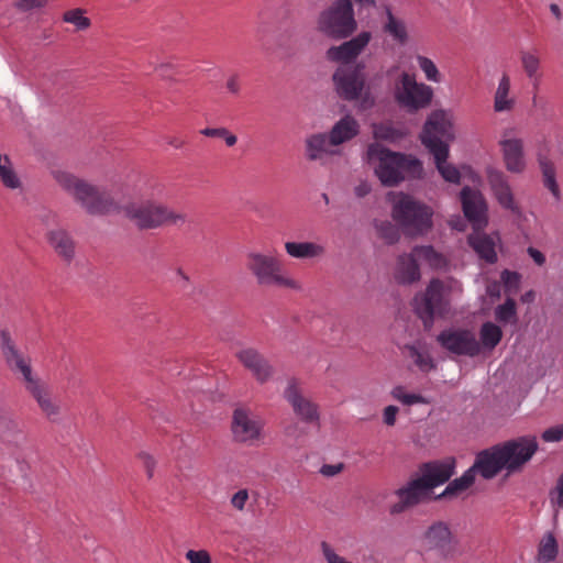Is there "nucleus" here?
Returning a JSON list of instances; mask_svg holds the SVG:
<instances>
[{
	"mask_svg": "<svg viewBox=\"0 0 563 563\" xmlns=\"http://www.w3.org/2000/svg\"><path fill=\"white\" fill-rule=\"evenodd\" d=\"M520 64L526 77H534V74L541 73V57L536 49L522 51Z\"/></svg>",
	"mask_w": 563,
	"mask_h": 563,
	"instance_id": "obj_42",
	"label": "nucleus"
},
{
	"mask_svg": "<svg viewBox=\"0 0 563 563\" xmlns=\"http://www.w3.org/2000/svg\"><path fill=\"white\" fill-rule=\"evenodd\" d=\"M487 183L493 192V196L498 203L508 210L518 211V206L515 201V197L509 185L507 176L504 172L489 167L486 170Z\"/></svg>",
	"mask_w": 563,
	"mask_h": 563,
	"instance_id": "obj_23",
	"label": "nucleus"
},
{
	"mask_svg": "<svg viewBox=\"0 0 563 563\" xmlns=\"http://www.w3.org/2000/svg\"><path fill=\"white\" fill-rule=\"evenodd\" d=\"M413 254L418 260L428 263L430 267L440 268L446 265L445 257L430 245L413 247Z\"/></svg>",
	"mask_w": 563,
	"mask_h": 563,
	"instance_id": "obj_38",
	"label": "nucleus"
},
{
	"mask_svg": "<svg viewBox=\"0 0 563 563\" xmlns=\"http://www.w3.org/2000/svg\"><path fill=\"white\" fill-rule=\"evenodd\" d=\"M10 434L23 438V432L22 429H20L19 422L9 416H5L0 421V435L3 439H8Z\"/></svg>",
	"mask_w": 563,
	"mask_h": 563,
	"instance_id": "obj_48",
	"label": "nucleus"
},
{
	"mask_svg": "<svg viewBox=\"0 0 563 563\" xmlns=\"http://www.w3.org/2000/svg\"><path fill=\"white\" fill-rule=\"evenodd\" d=\"M418 258L413 254V250L409 254H402L398 257L395 278L400 284H412L420 279V269L417 263Z\"/></svg>",
	"mask_w": 563,
	"mask_h": 563,
	"instance_id": "obj_30",
	"label": "nucleus"
},
{
	"mask_svg": "<svg viewBox=\"0 0 563 563\" xmlns=\"http://www.w3.org/2000/svg\"><path fill=\"white\" fill-rule=\"evenodd\" d=\"M284 397L299 420L305 423H319V405L305 394L296 379H290L288 382L284 390Z\"/></svg>",
	"mask_w": 563,
	"mask_h": 563,
	"instance_id": "obj_13",
	"label": "nucleus"
},
{
	"mask_svg": "<svg viewBox=\"0 0 563 563\" xmlns=\"http://www.w3.org/2000/svg\"><path fill=\"white\" fill-rule=\"evenodd\" d=\"M420 139L429 151L449 146V142L455 140V118L452 110L431 111L423 124Z\"/></svg>",
	"mask_w": 563,
	"mask_h": 563,
	"instance_id": "obj_9",
	"label": "nucleus"
},
{
	"mask_svg": "<svg viewBox=\"0 0 563 563\" xmlns=\"http://www.w3.org/2000/svg\"><path fill=\"white\" fill-rule=\"evenodd\" d=\"M438 342L442 347L457 355L471 357L479 355V345L475 334L466 329H448L438 335Z\"/></svg>",
	"mask_w": 563,
	"mask_h": 563,
	"instance_id": "obj_15",
	"label": "nucleus"
},
{
	"mask_svg": "<svg viewBox=\"0 0 563 563\" xmlns=\"http://www.w3.org/2000/svg\"><path fill=\"white\" fill-rule=\"evenodd\" d=\"M360 124L351 115H345L340 119L328 133L332 139V143L339 145L349 142L358 134Z\"/></svg>",
	"mask_w": 563,
	"mask_h": 563,
	"instance_id": "obj_31",
	"label": "nucleus"
},
{
	"mask_svg": "<svg viewBox=\"0 0 563 563\" xmlns=\"http://www.w3.org/2000/svg\"><path fill=\"white\" fill-rule=\"evenodd\" d=\"M365 65H340L333 74V84L338 95L349 101L358 99L365 89Z\"/></svg>",
	"mask_w": 563,
	"mask_h": 563,
	"instance_id": "obj_12",
	"label": "nucleus"
},
{
	"mask_svg": "<svg viewBox=\"0 0 563 563\" xmlns=\"http://www.w3.org/2000/svg\"><path fill=\"white\" fill-rule=\"evenodd\" d=\"M284 247L286 254L295 260H319L327 254L325 245L313 241H287Z\"/></svg>",
	"mask_w": 563,
	"mask_h": 563,
	"instance_id": "obj_27",
	"label": "nucleus"
},
{
	"mask_svg": "<svg viewBox=\"0 0 563 563\" xmlns=\"http://www.w3.org/2000/svg\"><path fill=\"white\" fill-rule=\"evenodd\" d=\"M544 442H559L563 439V423L544 430L541 434Z\"/></svg>",
	"mask_w": 563,
	"mask_h": 563,
	"instance_id": "obj_52",
	"label": "nucleus"
},
{
	"mask_svg": "<svg viewBox=\"0 0 563 563\" xmlns=\"http://www.w3.org/2000/svg\"><path fill=\"white\" fill-rule=\"evenodd\" d=\"M367 162L380 183L388 187L406 178H419L423 170L421 162L416 157L391 152L378 143L368 146Z\"/></svg>",
	"mask_w": 563,
	"mask_h": 563,
	"instance_id": "obj_2",
	"label": "nucleus"
},
{
	"mask_svg": "<svg viewBox=\"0 0 563 563\" xmlns=\"http://www.w3.org/2000/svg\"><path fill=\"white\" fill-rule=\"evenodd\" d=\"M398 413H399L398 407H396L394 405H389V406L385 407L383 410L384 424H386L387 427H394L396 423Z\"/></svg>",
	"mask_w": 563,
	"mask_h": 563,
	"instance_id": "obj_57",
	"label": "nucleus"
},
{
	"mask_svg": "<svg viewBox=\"0 0 563 563\" xmlns=\"http://www.w3.org/2000/svg\"><path fill=\"white\" fill-rule=\"evenodd\" d=\"M185 559L188 563H212L210 553L205 549H190L185 553Z\"/></svg>",
	"mask_w": 563,
	"mask_h": 563,
	"instance_id": "obj_51",
	"label": "nucleus"
},
{
	"mask_svg": "<svg viewBox=\"0 0 563 563\" xmlns=\"http://www.w3.org/2000/svg\"><path fill=\"white\" fill-rule=\"evenodd\" d=\"M461 201L465 217L474 230H483L488 223L487 203L483 194L477 189L464 187Z\"/></svg>",
	"mask_w": 563,
	"mask_h": 563,
	"instance_id": "obj_17",
	"label": "nucleus"
},
{
	"mask_svg": "<svg viewBox=\"0 0 563 563\" xmlns=\"http://www.w3.org/2000/svg\"><path fill=\"white\" fill-rule=\"evenodd\" d=\"M559 553L558 542L552 533H547L538 548V562L549 563L556 559Z\"/></svg>",
	"mask_w": 563,
	"mask_h": 563,
	"instance_id": "obj_37",
	"label": "nucleus"
},
{
	"mask_svg": "<svg viewBox=\"0 0 563 563\" xmlns=\"http://www.w3.org/2000/svg\"><path fill=\"white\" fill-rule=\"evenodd\" d=\"M265 421L261 416L249 408L234 409L231 419V434L235 443L243 445H258L265 439Z\"/></svg>",
	"mask_w": 563,
	"mask_h": 563,
	"instance_id": "obj_10",
	"label": "nucleus"
},
{
	"mask_svg": "<svg viewBox=\"0 0 563 563\" xmlns=\"http://www.w3.org/2000/svg\"><path fill=\"white\" fill-rule=\"evenodd\" d=\"M508 473L519 471L538 450L536 437H520L499 446Z\"/></svg>",
	"mask_w": 563,
	"mask_h": 563,
	"instance_id": "obj_14",
	"label": "nucleus"
},
{
	"mask_svg": "<svg viewBox=\"0 0 563 563\" xmlns=\"http://www.w3.org/2000/svg\"><path fill=\"white\" fill-rule=\"evenodd\" d=\"M201 134H203L205 136H209V137H221L222 134H225V129L224 128H218V129L206 128V129L201 130Z\"/></svg>",
	"mask_w": 563,
	"mask_h": 563,
	"instance_id": "obj_63",
	"label": "nucleus"
},
{
	"mask_svg": "<svg viewBox=\"0 0 563 563\" xmlns=\"http://www.w3.org/2000/svg\"><path fill=\"white\" fill-rule=\"evenodd\" d=\"M372 40V33L363 31L356 36L338 46H332L327 51V58L340 65H356L354 63L358 55L365 49Z\"/></svg>",
	"mask_w": 563,
	"mask_h": 563,
	"instance_id": "obj_18",
	"label": "nucleus"
},
{
	"mask_svg": "<svg viewBox=\"0 0 563 563\" xmlns=\"http://www.w3.org/2000/svg\"><path fill=\"white\" fill-rule=\"evenodd\" d=\"M528 254L537 265L542 266L545 263V256L539 250L528 247Z\"/></svg>",
	"mask_w": 563,
	"mask_h": 563,
	"instance_id": "obj_62",
	"label": "nucleus"
},
{
	"mask_svg": "<svg viewBox=\"0 0 563 563\" xmlns=\"http://www.w3.org/2000/svg\"><path fill=\"white\" fill-rule=\"evenodd\" d=\"M421 545L427 551H435L441 555H448L454 543L453 534L449 526L442 521L432 523L420 538Z\"/></svg>",
	"mask_w": 563,
	"mask_h": 563,
	"instance_id": "obj_20",
	"label": "nucleus"
},
{
	"mask_svg": "<svg viewBox=\"0 0 563 563\" xmlns=\"http://www.w3.org/2000/svg\"><path fill=\"white\" fill-rule=\"evenodd\" d=\"M503 468L506 470V464L499 448L482 452L477 456L475 464L460 478L451 482L439 497H451L461 494L474 483L476 473L488 479L493 478Z\"/></svg>",
	"mask_w": 563,
	"mask_h": 563,
	"instance_id": "obj_8",
	"label": "nucleus"
},
{
	"mask_svg": "<svg viewBox=\"0 0 563 563\" xmlns=\"http://www.w3.org/2000/svg\"><path fill=\"white\" fill-rule=\"evenodd\" d=\"M541 73L534 74V77H527L530 81L531 88H532V101L536 102L537 100V92L540 89L541 86Z\"/></svg>",
	"mask_w": 563,
	"mask_h": 563,
	"instance_id": "obj_61",
	"label": "nucleus"
},
{
	"mask_svg": "<svg viewBox=\"0 0 563 563\" xmlns=\"http://www.w3.org/2000/svg\"><path fill=\"white\" fill-rule=\"evenodd\" d=\"M0 181L10 190H21L22 188L21 178L10 158H8L7 164L0 165Z\"/></svg>",
	"mask_w": 563,
	"mask_h": 563,
	"instance_id": "obj_41",
	"label": "nucleus"
},
{
	"mask_svg": "<svg viewBox=\"0 0 563 563\" xmlns=\"http://www.w3.org/2000/svg\"><path fill=\"white\" fill-rule=\"evenodd\" d=\"M468 243L476 254L487 263L497 262L496 246L500 243V236L497 232L486 234L482 230H474L468 236Z\"/></svg>",
	"mask_w": 563,
	"mask_h": 563,
	"instance_id": "obj_25",
	"label": "nucleus"
},
{
	"mask_svg": "<svg viewBox=\"0 0 563 563\" xmlns=\"http://www.w3.org/2000/svg\"><path fill=\"white\" fill-rule=\"evenodd\" d=\"M501 147L505 167L509 173L521 174L527 167L523 153V142L520 139L512 137L505 132L499 141Z\"/></svg>",
	"mask_w": 563,
	"mask_h": 563,
	"instance_id": "obj_22",
	"label": "nucleus"
},
{
	"mask_svg": "<svg viewBox=\"0 0 563 563\" xmlns=\"http://www.w3.org/2000/svg\"><path fill=\"white\" fill-rule=\"evenodd\" d=\"M462 294L463 286L457 279H432L426 291L415 297V311L422 319L424 327L430 328L434 314L441 317L448 314L452 302L460 299Z\"/></svg>",
	"mask_w": 563,
	"mask_h": 563,
	"instance_id": "obj_3",
	"label": "nucleus"
},
{
	"mask_svg": "<svg viewBox=\"0 0 563 563\" xmlns=\"http://www.w3.org/2000/svg\"><path fill=\"white\" fill-rule=\"evenodd\" d=\"M52 177L88 214L108 216L121 212L140 230H155L186 222V214L154 199L134 200L120 206L110 192L69 170L54 169Z\"/></svg>",
	"mask_w": 563,
	"mask_h": 563,
	"instance_id": "obj_1",
	"label": "nucleus"
},
{
	"mask_svg": "<svg viewBox=\"0 0 563 563\" xmlns=\"http://www.w3.org/2000/svg\"><path fill=\"white\" fill-rule=\"evenodd\" d=\"M62 20L65 23L71 24L76 31L82 32L91 26V20L87 16V11L84 8H71L66 10Z\"/></svg>",
	"mask_w": 563,
	"mask_h": 563,
	"instance_id": "obj_36",
	"label": "nucleus"
},
{
	"mask_svg": "<svg viewBox=\"0 0 563 563\" xmlns=\"http://www.w3.org/2000/svg\"><path fill=\"white\" fill-rule=\"evenodd\" d=\"M375 229L377 234L388 244L396 243L400 238L399 228L388 220L375 221Z\"/></svg>",
	"mask_w": 563,
	"mask_h": 563,
	"instance_id": "obj_44",
	"label": "nucleus"
},
{
	"mask_svg": "<svg viewBox=\"0 0 563 563\" xmlns=\"http://www.w3.org/2000/svg\"><path fill=\"white\" fill-rule=\"evenodd\" d=\"M415 60L417 63V66L423 74L424 79L427 81L433 82V84L442 82L443 75L440 71L438 65L435 64V62L433 59H431L430 57H428L426 55L417 54L415 56Z\"/></svg>",
	"mask_w": 563,
	"mask_h": 563,
	"instance_id": "obj_35",
	"label": "nucleus"
},
{
	"mask_svg": "<svg viewBox=\"0 0 563 563\" xmlns=\"http://www.w3.org/2000/svg\"><path fill=\"white\" fill-rule=\"evenodd\" d=\"M46 239L54 252L66 262H70L75 256V242L70 233L56 227L46 232Z\"/></svg>",
	"mask_w": 563,
	"mask_h": 563,
	"instance_id": "obj_26",
	"label": "nucleus"
},
{
	"mask_svg": "<svg viewBox=\"0 0 563 563\" xmlns=\"http://www.w3.org/2000/svg\"><path fill=\"white\" fill-rule=\"evenodd\" d=\"M395 102L410 113L428 108L434 97L431 86L418 81L415 74L402 70L393 85Z\"/></svg>",
	"mask_w": 563,
	"mask_h": 563,
	"instance_id": "obj_6",
	"label": "nucleus"
},
{
	"mask_svg": "<svg viewBox=\"0 0 563 563\" xmlns=\"http://www.w3.org/2000/svg\"><path fill=\"white\" fill-rule=\"evenodd\" d=\"M306 156L309 161L325 163L327 158L340 154L339 148L332 143L327 133H316L305 141Z\"/></svg>",
	"mask_w": 563,
	"mask_h": 563,
	"instance_id": "obj_24",
	"label": "nucleus"
},
{
	"mask_svg": "<svg viewBox=\"0 0 563 563\" xmlns=\"http://www.w3.org/2000/svg\"><path fill=\"white\" fill-rule=\"evenodd\" d=\"M27 394L36 402L40 411L48 420H55L60 413V405L53 395L51 387L41 378L25 388Z\"/></svg>",
	"mask_w": 563,
	"mask_h": 563,
	"instance_id": "obj_21",
	"label": "nucleus"
},
{
	"mask_svg": "<svg viewBox=\"0 0 563 563\" xmlns=\"http://www.w3.org/2000/svg\"><path fill=\"white\" fill-rule=\"evenodd\" d=\"M517 99L511 92V79L507 73H504L498 79V85L494 92V111L497 113L510 112L515 109Z\"/></svg>",
	"mask_w": 563,
	"mask_h": 563,
	"instance_id": "obj_28",
	"label": "nucleus"
},
{
	"mask_svg": "<svg viewBox=\"0 0 563 563\" xmlns=\"http://www.w3.org/2000/svg\"><path fill=\"white\" fill-rule=\"evenodd\" d=\"M320 548L325 563H353L352 561L338 553V551L325 541L321 542Z\"/></svg>",
	"mask_w": 563,
	"mask_h": 563,
	"instance_id": "obj_49",
	"label": "nucleus"
},
{
	"mask_svg": "<svg viewBox=\"0 0 563 563\" xmlns=\"http://www.w3.org/2000/svg\"><path fill=\"white\" fill-rule=\"evenodd\" d=\"M391 218L408 236H421L432 228L433 210L428 205L402 192H390Z\"/></svg>",
	"mask_w": 563,
	"mask_h": 563,
	"instance_id": "obj_4",
	"label": "nucleus"
},
{
	"mask_svg": "<svg viewBox=\"0 0 563 563\" xmlns=\"http://www.w3.org/2000/svg\"><path fill=\"white\" fill-rule=\"evenodd\" d=\"M372 190V187L368 181L361 180L355 187H354V194L358 198H363L367 196Z\"/></svg>",
	"mask_w": 563,
	"mask_h": 563,
	"instance_id": "obj_60",
	"label": "nucleus"
},
{
	"mask_svg": "<svg viewBox=\"0 0 563 563\" xmlns=\"http://www.w3.org/2000/svg\"><path fill=\"white\" fill-rule=\"evenodd\" d=\"M434 158L438 172L445 181L459 184L461 174L456 166L448 162L450 154V146H443L438 150L429 151Z\"/></svg>",
	"mask_w": 563,
	"mask_h": 563,
	"instance_id": "obj_32",
	"label": "nucleus"
},
{
	"mask_svg": "<svg viewBox=\"0 0 563 563\" xmlns=\"http://www.w3.org/2000/svg\"><path fill=\"white\" fill-rule=\"evenodd\" d=\"M431 493L419 478L408 482L394 493L395 501L389 506L390 515H399L428 499Z\"/></svg>",
	"mask_w": 563,
	"mask_h": 563,
	"instance_id": "obj_16",
	"label": "nucleus"
},
{
	"mask_svg": "<svg viewBox=\"0 0 563 563\" xmlns=\"http://www.w3.org/2000/svg\"><path fill=\"white\" fill-rule=\"evenodd\" d=\"M241 87H242V84H241V78H240L239 74L234 73L227 77L225 90L228 93H230L232 96H239L241 92Z\"/></svg>",
	"mask_w": 563,
	"mask_h": 563,
	"instance_id": "obj_56",
	"label": "nucleus"
},
{
	"mask_svg": "<svg viewBox=\"0 0 563 563\" xmlns=\"http://www.w3.org/2000/svg\"><path fill=\"white\" fill-rule=\"evenodd\" d=\"M137 459L141 461L143 467L145 468L147 477L152 478L156 467V460L154 456L148 452L142 451L137 454Z\"/></svg>",
	"mask_w": 563,
	"mask_h": 563,
	"instance_id": "obj_54",
	"label": "nucleus"
},
{
	"mask_svg": "<svg viewBox=\"0 0 563 563\" xmlns=\"http://www.w3.org/2000/svg\"><path fill=\"white\" fill-rule=\"evenodd\" d=\"M13 7L20 12L40 10L48 3V0H12Z\"/></svg>",
	"mask_w": 563,
	"mask_h": 563,
	"instance_id": "obj_50",
	"label": "nucleus"
},
{
	"mask_svg": "<svg viewBox=\"0 0 563 563\" xmlns=\"http://www.w3.org/2000/svg\"><path fill=\"white\" fill-rule=\"evenodd\" d=\"M539 162H540V167H541V170L543 174L545 187L553 194L554 197L559 198L560 191H559L558 184L555 181V173H554L553 164L545 158H540Z\"/></svg>",
	"mask_w": 563,
	"mask_h": 563,
	"instance_id": "obj_47",
	"label": "nucleus"
},
{
	"mask_svg": "<svg viewBox=\"0 0 563 563\" xmlns=\"http://www.w3.org/2000/svg\"><path fill=\"white\" fill-rule=\"evenodd\" d=\"M245 267L261 286L299 288L295 279L284 275L282 264L275 256L258 251L249 252L245 257Z\"/></svg>",
	"mask_w": 563,
	"mask_h": 563,
	"instance_id": "obj_7",
	"label": "nucleus"
},
{
	"mask_svg": "<svg viewBox=\"0 0 563 563\" xmlns=\"http://www.w3.org/2000/svg\"><path fill=\"white\" fill-rule=\"evenodd\" d=\"M495 317L497 321L501 323H516L517 322V309L514 299L508 298L503 305H499L495 309Z\"/></svg>",
	"mask_w": 563,
	"mask_h": 563,
	"instance_id": "obj_45",
	"label": "nucleus"
},
{
	"mask_svg": "<svg viewBox=\"0 0 563 563\" xmlns=\"http://www.w3.org/2000/svg\"><path fill=\"white\" fill-rule=\"evenodd\" d=\"M316 29L331 40H345L357 29L354 7L345 0H335L321 10L316 20Z\"/></svg>",
	"mask_w": 563,
	"mask_h": 563,
	"instance_id": "obj_5",
	"label": "nucleus"
},
{
	"mask_svg": "<svg viewBox=\"0 0 563 563\" xmlns=\"http://www.w3.org/2000/svg\"><path fill=\"white\" fill-rule=\"evenodd\" d=\"M501 280L507 288H517L520 282V276L516 272L504 271L501 273Z\"/></svg>",
	"mask_w": 563,
	"mask_h": 563,
	"instance_id": "obj_58",
	"label": "nucleus"
},
{
	"mask_svg": "<svg viewBox=\"0 0 563 563\" xmlns=\"http://www.w3.org/2000/svg\"><path fill=\"white\" fill-rule=\"evenodd\" d=\"M0 181L10 190H21L22 188L21 178L10 158H8L7 164L0 165Z\"/></svg>",
	"mask_w": 563,
	"mask_h": 563,
	"instance_id": "obj_40",
	"label": "nucleus"
},
{
	"mask_svg": "<svg viewBox=\"0 0 563 563\" xmlns=\"http://www.w3.org/2000/svg\"><path fill=\"white\" fill-rule=\"evenodd\" d=\"M383 30L400 46L407 45L410 41L407 23L401 18L394 15L390 10L386 13Z\"/></svg>",
	"mask_w": 563,
	"mask_h": 563,
	"instance_id": "obj_33",
	"label": "nucleus"
},
{
	"mask_svg": "<svg viewBox=\"0 0 563 563\" xmlns=\"http://www.w3.org/2000/svg\"><path fill=\"white\" fill-rule=\"evenodd\" d=\"M342 470H343V465L342 464H324L320 468V473L323 476L332 477V476H335L339 473H341Z\"/></svg>",
	"mask_w": 563,
	"mask_h": 563,
	"instance_id": "obj_59",
	"label": "nucleus"
},
{
	"mask_svg": "<svg viewBox=\"0 0 563 563\" xmlns=\"http://www.w3.org/2000/svg\"><path fill=\"white\" fill-rule=\"evenodd\" d=\"M503 331L499 325L494 322H484L479 329V354L482 352H492L501 341Z\"/></svg>",
	"mask_w": 563,
	"mask_h": 563,
	"instance_id": "obj_34",
	"label": "nucleus"
},
{
	"mask_svg": "<svg viewBox=\"0 0 563 563\" xmlns=\"http://www.w3.org/2000/svg\"><path fill=\"white\" fill-rule=\"evenodd\" d=\"M407 349L409 351V357L421 372H430L435 367L434 360L426 349L416 345L407 346Z\"/></svg>",
	"mask_w": 563,
	"mask_h": 563,
	"instance_id": "obj_39",
	"label": "nucleus"
},
{
	"mask_svg": "<svg viewBox=\"0 0 563 563\" xmlns=\"http://www.w3.org/2000/svg\"><path fill=\"white\" fill-rule=\"evenodd\" d=\"M247 500H249L247 489H240L232 495V497L230 499V504L235 510L243 511L245 509Z\"/></svg>",
	"mask_w": 563,
	"mask_h": 563,
	"instance_id": "obj_55",
	"label": "nucleus"
},
{
	"mask_svg": "<svg viewBox=\"0 0 563 563\" xmlns=\"http://www.w3.org/2000/svg\"><path fill=\"white\" fill-rule=\"evenodd\" d=\"M0 351L8 368L21 377L24 388L40 378L32 368L31 358L16 347L8 330L0 331Z\"/></svg>",
	"mask_w": 563,
	"mask_h": 563,
	"instance_id": "obj_11",
	"label": "nucleus"
},
{
	"mask_svg": "<svg viewBox=\"0 0 563 563\" xmlns=\"http://www.w3.org/2000/svg\"><path fill=\"white\" fill-rule=\"evenodd\" d=\"M235 357L260 384H264L273 377L272 365L258 350L244 346L235 353Z\"/></svg>",
	"mask_w": 563,
	"mask_h": 563,
	"instance_id": "obj_19",
	"label": "nucleus"
},
{
	"mask_svg": "<svg viewBox=\"0 0 563 563\" xmlns=\"http://www.w3.org/2000/svg\"><path fill=\"white\" fill-rule=\"evenodd\" d=\"M550 499L553 506L563 509V473L558 478L555 488L550 493Z\"/></svg>",
	"mask_w": 563,
	"mask_h": 563,
	"instance_id": "obj_53",
	"label": "nucleus"
},
{
	"mask_svg": "<svg viewBox=\"0 0 563 563\" xmlns=\"http://www.w3.org/2000/svg\"><path fill=\"white\" fill-rule=\"evenodd\" d=\"M453 474V464L451 462L427 464L423 473L418 477L424 484L430 493L439 485L445 483Z\"/></svg>",
	"mask_w": 563,
	"mask_h": 563,
	"instance_id": "obj_29",
	"label": "nucleus"
},
{
	"mask_svg": "<svg viewBox=\"0 0 563 563\" xmlns=\"http://www.w3.org/2000/svg\"><path fill=\"white\" fill-rule=\"evenodd\" d=\"M373 135L376 140H384L389 142H395L400 140L404 136V132L398 129H395L389 123L375 124L373 126Z\"/></svg>",
	"mask_w": 563,
	"mask_h": 563,
	"instance_id": "obj_46",
	"label": "nucleus"
},
{
	"mask_svg": "<svg viewBox=\"0 0 563 563\" xmlns=\"http://www.w3.org/2000/svg\"><path fill=\"white\" fill-rule=\"evenodd\" d=\"M487 294L492 297V298H499L500 296V285L498 283H492L487 286V289H486Z\"/></svg>",
	"mask_w": 563,
	"mask_h": 563,
	"instance_id": "obj_64",
	"label": "nucleus"
},
{
	"mask_svg": "<svg viewBox=\"0 0 563 563\" xmlns=\"http://www.w3.org/2000/svg\"><path fill=\"white\" fill-rule=\"evenodd\" d=\"M391 397L405 406L428 404L429 401L420 394L409 393L404 386H395L390 391Z\"/></svg>",
	"mask_w": 563,
	"mask_h": 563,
	"instance_id": "obj_43",
	"label": "nucleus"
}]
</instances>
